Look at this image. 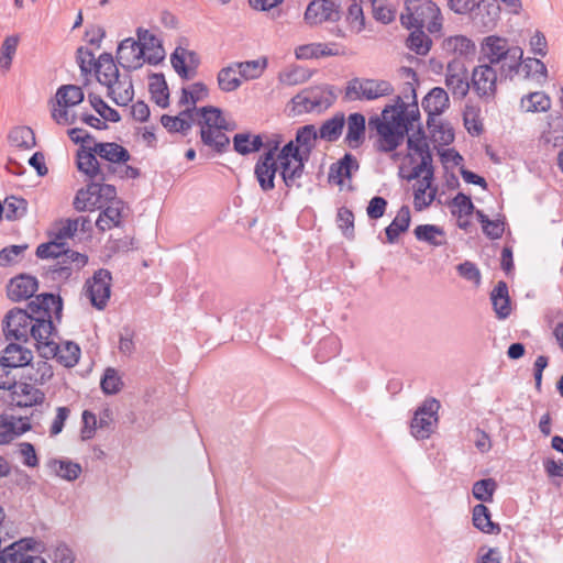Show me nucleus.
<instances>
[{
    "label": "nucleus",
    "instance_id": "obj_59",
    "mask_svg": "<svg viewBox=\"0 0 563 563\" xmlns=\"http://www.w3.org/2000/svg\"><path fill=\"white\" fill-rule=\"evenodd\" d=\"M49 466L53 468L56 475L67 481L77 479L81 473L80 464L74 463L71 461L53 460L51 461Z\"/></svg>",
    "mask_w": 563,
    "mask_h": 563
},
{
    "label": "nucleus",
    "instance_id": "obj_19",
    "mask_svg": "<svg viewBox=\"0 0 563 563\" xmlns=\"http://www.w3.org/2000/svg\"><path fill=\"white\" fill-rule=\"evenodd\" d=\"M303 18L309 25L336 22L341 18L340 7L333 0H312Z\"/></svg>",
    "mask_w": 563,
    "mask_h": 563
},
{
    "label": "nucleus",
    "instance_id": "obj_48",
    "mask_svg": "<svg viewBox=\"0 0 563 563\" xmlns=\"http://www.w3.org/2000/svg\"><path fill=\"white\" fill-rule=\"evenodd\" d=\"M341 350L340 339L335 335H328L322 338L317 346L314 352V358L319 363H325L327 361L335 357Z\"/></svg>",
    "mask_w": 563,
    "mask_h": 563
},
{
    "label": "nucleus",
    "instance_id": "obj_40",
    "mask_svg": "<svg viewBox=\"0 0 563 563\" xmlns=\"http://www.w3.org/2000/svg\"><path fill=\"white\" fill-rule=\"evenodd\" d=\"M551 106V98L543 91L529 92L520 99V109L528 113L548 112Z\"/></svg>",
    "mask_w": 563,
    "mask_h": 563
},
{
    "label": "nucleus",
    "instance_id": "obj_63",
    "mask_svg": "<svg viewBox=\"0 0 563 563\" xmlns=\"http://www.w3.org/2000/svg\"><path fill=\"white\" fill-rule=\"evenodd\" d=\"M67 250V243H59L55 241L53 236H49V241L42 243L36 247L35 254L38 258L57 260Z\"/></svg>",
    "mask_w": 563,
    "mask_h": 563
},
{
    "label": "nucleus",
    "instance_id": "obj_22",
    "mask_svg": "<svg viewBox=\"0 0 563 563\" xmlns=\"http://www.w3.org/2000/svg\"><path fill=\"white\" fill-rule=\"evenodd\" d=\"M117 62L124 69L134 70L140 68L146 59L140 43L133 37H128L118 46Z\"/></svg>",
    "mask_w": 563,
    "mask_h": 563
},
{
    "label": "nucleus",
    "instance_id": "obj_64",
    "mask_svg": "<svg viewBox=\"0 0 563 563\" xmlns=\"http://www.w3.org/2000/svg\"><path fill=\"white\" fill-rule=\"evenodd\" d=\"M100 387L106 395H115L122 387L123 382L117 369L108 367L100 382Z\"/></svg>",
    "mask_w": 563,
    "mask_h": 563
},
{
    "label": "nucleus",
    "instance_id": "obj_28",
    "mask_svg": "<svg viewBox=\"0 0 563 563\" xmlns=\"http://www.w3.org/2000/svg\"><path fill=\"white\" fill-rule=\"evenodd\" d=\"M54 314H47L45 318H37L30 328V334L36 342V347L42 355V347L46 342H55L58 338L57 330L53 322Z\"/></svg>",
    "mask_w": 563,
    "mask_h": 563
},
{
    "label": "nucleus",
    "instance_id": "obj_8",
    "mask_svg": "<svg viewBox=\"0 0 563 563\" xmlns=\"http://www.w3.org/2000/svg\"><path fill=\"white\" fill-rule=\"evenodd\" d=\"M335 96L328 86L311 87L297 93L292 99V109L297 113L322 112L330 108Z\"/></svg>",
    "mask_w": 563,
    "mask_h": 563
},
{
    "label": "nucleus",
    "instance_id": "obj_56",
    "mask_svg": "<svg viewBox=\"0 0 563 563\" xmlns=\"http://www.w3.org/2000/svg\"><path fill=\"white\" fill-rule=\"evenodd\" d=\"M357 169L358 162L356 157L346 153L342 158L330 165L328 176H351Z\"/></svg>",
    "mask_w": 563,
    "mask_h": 563
},
{
    "label": "nucleus",
    "instance_id": "obj_9",
    "mask_svg": "<svg viewBox=\"0 0 563 563\" xmlns=\"http://www.w3.org/2000/svg\"><path fill=\"white\" fill-rule=\"evenodd\" d=\"M282 136L274 135L271 139L264 141L262 146L263 153L258 156V159L254 167V176H292L290 170L284 169L280 164V156L283 152Z\"/></svg>",
    "mask_w": 563,
    "mask_h": 563
},
{
    "label": "nucleus",
    "instance_id": "obj_58",
    "mask_svg": "<svg viewBox=\"0 0 563 563\" xmlns=\"http://www.w3.org/2000/svg\"><path fill=\"white\" fill-rule=\"evenodd\" d=\"M241 84V79L236 76V67L234 66V63L222 68L218 74L219 88L224 92L236 90Z\"/></svg>",
    "mask_w": 563,
    "mask_h": 563
},
{
    "label": "nucleus",
    "instance_id": "obj_13",
    "mask_svg": "<svg viewBox=\"0 0 563 563\" xmlns=\"http://www.w3.org/2000/svg\"><path fill=\"white\" fill-rule=\"evenodd\" d=\"M440 402L435 398H427L416 410L411 420V434L418 440L428 439L438 422Z\"/></svg>",
    "mask_w": 563,
    "mask_h": 563
},
{
    "label": "nucleus",
    "instance_id": "obj_12",
    "mask_svg": "<svg viewBox=\"0 0 563 563\" xmlns=\"http://www.w3.org/2000/svg\"><path fill=\"white\" fill-rule=\"evenodd\" d=\"M93 151L101 159L111 164V173L124 172L125 176H139V170L128 165L131 155L122 145L114 142L93 143Z\"/></svg>",
    "mask_w": 563,
    "mask_h": 563
},
{
    "label": "nucleus",
    "instance_id": "obj_55",
    "mask_svg": "<svg viewBox=\"0 0 563 563\" xmlns=\"http://www.w3.org/2000/svg\"><path fill=\"white\" fill-rule=\"evenodd\" d=\"M413 31L407 38V47L418 55H427L431 48L432 41L423 32V27H411Z\"/></svg>",
    "mask_w": 563,
    "mask_h": 563
},
{
    "label": "nucleus",
    "instance_id": "obj_37",
    "mask_svg": "<svg viewBox=\"0 0 563 563\" xmlns=\"http://www.w3.org/2000/svg\"><path fill=\"white\" fill-rule=\"evenodd\" d=\"M32 352L20 344L10 343L3 351L1 361L8 364L12 369L23 367L32 361Z\"/></svg>",
    "mask_w": 563,
    "mask_h": 563
},
{
    "label": "nucleus",
    "instance_id": "obj_52",
    "mask_svg": "<svg viewBox=\"0 0 563 563\" xmlns=\"http://www.w3.org/2000/svg\"><path fill=\"white\" fill-rule=\"evenodd\" d=\"M234 66L239 70V75L244 80H253L260 78L267 67V58L236 62Z\"/></svg>",
    "mask_w": 563,
    "mask_h": 563
},
{
    "label": "nucleus",
    "instance_id": "obj_53",
    "mask_svg": "<svg viewBox=\"0 0 563 563\" xmlns=\"http://www.w3.org/2000/svg\"><path fill=\"white\" fill-rule=\"evenodd\" d=\"M150 92L154 102L161 108L168 106L169 92L165 78L162 74H154L151 77Z\"/></svg>",
    "mask_w": 563,
    "mask_h": 563
},
{
    "label": "nucleus",
    "instance_id": "obj_36",
    "mask_svg": "<svg viewBox=\"0 0 563 563\" xmlns=\"http://www.w3.org/2000/svg\"><path fill=\"white\" fill-rule=\"evenodd\" d=\"M38 545H42L41 542H37L34 538H24L21 539L9 547L4 548L2 552H0V563H5L9 559L16 556V559L21 555V558H34L30 555L27 551H40Z\"/></svg>",
    "mask_w": 563,
    "mask_h": 563
},
{
    "label": "nucleus",
    "instance_id": "obj_41",
    "mask_svg": "<svg viewBox=\"0 0 563 563\" xmlns=\"http://www.w3.org/2000/svg\"><path fill=\"white\" fill-rule=\"evenodd\" d=\"M427 124L434 143L449 145L454 141V130L449 122H444L441 118L431 117Z\"/></svg>",
    "mask_w": 563,
    "mask_h": 563
},
{
    "label": "nucleus",
    "instance_id": "obj_42",
    "mask_svg": "<svg viewBox=\"0 0 563 563\" xmlns=\"http://www.w3.org/2000/svg\"><path fill=\"white\" fill-rule=\"evenodd\" d=\"M413 234L418 241L426 242L434 247L446 244L444 230L435 224H420L416 227Z\"/></svg>",
    "mask_w": 563,
    "mask_h": 563
},
{
    "label": "nucleus",
    "instance_id": "obj_54",
    "mask_svg": "<svg viewBox=\"0 0 563 563\" xmlns=\"http://www.w3.org/2000/svg\"><path fill=\"white\" fill-rule=\"evenodd\" d=\"M440 154L441 163L446 172L450 174L449 176H454V168L460 167L461 176H477L475 173L465 170L461 163L463 162V157L453 148L443 150Z\"/></svg>",
    "mask_w": 563,
    "mask_h": 563
},
{
    "label": "nucleus",
    "instance_id": "obj_1",
    "mask_svg": "<svg viewBox=\"0 0 563 563\" xmlns=\"http://www.w3.org/2000/svg\"><path fill=\"white\" fill-rule=\"evenodd\" d=\"M318 139L320 136L314 125L306 124L300 126L296 132L295 140L289 141L283 146L279 158L284 169L290 170V174L294 176H301L303 173L309 174L310 172L305 170V167L310 159Z\"/></svg>",
    "mask_w": 563,
    "mask_h": 563
},
{
    "label": "nucleus",
    "instance_id": "obj_24",
    "mask_svg": "<svg viewBox=\"0 0 563 563\" xmlns=\"http://www.w3.org/2000/svg\"><path fill=\"white\" fill-rule=\"evenodd\" d=\"M125 205L121 199L114 198L109 200V202L100 209L98 219L96 220L97 228L104 232L107 230H111L112 228H117L121 225L122 219L124 217Z\"/></svg>",
    "mask_w": 563,
    "mask_h": 563
},
{
    "label": "nucleus",
    "instance_id": "obj_32",
    "mask_svg": "<svg viewBox=\"0 0 563 563\" xmlns=\"http://www.w3.org/2000/svg\"><path fill=\"white\" fill-rule=\"evenodd\" d=\"M108 88V97L119 107L128 106L134 96L133 85L130 77H118L117 81L104 85Z\"/></svg>",
    "mask_w": 563,
    "mask_h": 563
},
{
    "label": "nucleus",
    "instance_id": "obj_38",
    "mask_svg": "<svg viewBox=\"0 0 563 563\" xmlns=\"http://www.w3.org/2000/svg\"><path fill=\"white\" fill-rule=\"evenodd\" d=\"M490 300L494 307V310L499 319H506L510 312V298L508 294L507 283L504 280H499L494 287L490 294Z\"/></svg>",
    "mask_w": 563,
    "mask_h": 563
},
{
    "label": "nucleus",
    "instance_id": "obj_18",
    "mask_svg": "<svg viewBox=\"0 0 563 563\" xmlns=\"http://www.w3.org/2000/svg\"><path fill=\"white\" fill-rule=\"evenodd\" d=\"M25 311L32 318V322H35L37 318H45L46 313L54 314L55 319L60 321L63 299L59 295L49 292L41 294L27 303V310Z\"/></svg>",
    "mask_w": 563,
    "mask_h": 563
},
{
    "label": "nucleus",
    "instance_id": "obj_34",
    "mask_svg": "<svg viewBox=\"0 0 563 563\" xmlns=\"http://www.w3.org/2000/svg\"><path fill=\"white\" fill-rule=\"evenodd\" d=\"M411 221V213L410 209L407 205H404L398 210L395 219L391 221V223L386 227L385 233H386V240L389 244H394L398 241V238L401 233H405L410 225Z\"/></svg>",
    "mask_w": 563,
    "mask_h": 563
},
{
    "label": "nucleus",
    "instance_id": "obj_57",
    "mask_svg": "<svg viewBox=\"0 0 563 563\" xmlns=\"http://www.w3.org/2000/svg\"><path fill=\"white\" fill-rule=\"evenodd\" d=\"M309 78V71L298 65H292L280 71L278 75L279 82L286 86H296L307 81Z\"/></svg>",
    "mask_w": 563,
    "mask_h": 563
},
{
    "label": "nucleus",
    "instance_id": "obj_11",
    "mask_svg": "<svg viewBox=\"0 0 563 563\" xmlns=\"http://www.w3.org/2000/svg\"><path fill=\"white\" fill-rule=\"evenodd\" d=\"M88 263V255L79 253L69 247L56 260V263L48 266L45 275L53 282L65 283L74 273H78Z\"/></svg>",
    "mask_w": 563,
    "mask_h": 563
},
{
    "label": "nucleus",
    "instance_id": "obj_39",
    "mask_svg": "<svg viewBox=\"0 0 563 563\" xmlns=\"http://www.w3.org/2000/svg\"><path fill=\"white\" fill-rule=\"evenodd\" d=\"M95 70L97 80L101 85L117 81L118 77L120 76L118 66L115 65L114 59L110 53H102L99 56Z\"/></svg>",
    "mask_w": 563,
    "mask_h": 563
},
{
    "label": "nucleus",
    "instance_id": "obj_14",
    "mask_svg": "<svg viewBox=\"0 0 563 563\" xmlns=\"http://www.w3.org/2000/svg\"><path fill=\"white\" fill-rule=\"evenodd\" d=\"M497 81L498 75L494 66L479 63L472 70L471 88L479 99L486 102H490L495 99Z\"/></svg>",
    "mask_w": 563,
    "mask_h": 563
},
{
    "label": "nucleus",
    "instance_id": "obj_5",
    "mask_svg": "<svg viewBox=\"0 0 563 563\" xmlns=\"http://www.w3.org/2000/svg\"><path fill=\"white\" fill-rule=\"evenodd\" d=\"M398 107H385L382 119L372 118L369 128L375 129L379 136V147L385 152L394 151L404 140L406 118Z\"/></svg>",
    "mask_w": 563,
    "mask_h": 563
},
{
    "label": "nucleus",
    "instance_id": "obj_31",
    "mask_svg": "<svg viewBox=\"0 0 563 563\" xmlns=\"http://www.w3.org/2000/svg\"><path fill=\"white\" fill-rule=\"evenodd\" d=\"M407 179L411 180L412 178ZM416 179L417 183L413 185V206L417 211H422L435 199L438 187L432 184L434 178Z\"/></svg>",
    "mask_w": 563,
    "mask_h": 563
},
{
    "label": "nucleus",
    "instance_id": "obj_44",
    "mask_svg": "<svg viewBox=\"0 0 563 563\" xmlns=\"http://www.w3.org/2000/svg\"><path fill=\"white\" fill-rule=\"evenodd\" d=\"M264 145L262 135L251 133H238L233 136V148L241 155H249L258 152Z\"/></svg>",
    "mask_w": 563,
    "mask_h": 563
},
{
    "label": "nucleus",
    "instance_id": "obj_6",
    "mask_svg": "<svg viewBox=\"0 0 563 563\" xmlns=\"http://www.w3.org/2000/svg\"><path fill=\"white\" fill-rule=\"evenodd\" d=\"M394 93V87L388 80L358 78L347 81L344 98L347 101H372Z\"/></svg>",
    "mask_w": 563,
    "mask_h": 563
},
{
    "label": "nucleus",
    "instance_id": "obj_7",
    "mask_svg": "<svg viewBox=\"0 0 563 563\" xmlns=\"http://www.w3.org/2000/svg\"><path fill=\"white\" fill-rule=\"evenodd\" d=\"M85 95L80 87L75 85L60 86L55 95V103L52 109V118L57 124L70 125L76 123L77 115L70 108L81 103Z\"/></svg>",
    "mask_w": 563,
    "mask_h": 563
},
{
    "label": "nucleus",
    "instance_id": "obj_45",
    "mask_svg": "<svg viewBox=\"0 0 563 563\" xmlns=\"http://www.w3.org/2000/svg\"><path fill=\"white\" fill-rule=\"evenodd\" d=\"M347 132L345 136V141L347 144L355 148L365 136V117L361 113H351L347 117Z\"/></svg>",
    "mask_w": 563,
    "mask_h": 563
},
{
    "label": "nucleus",
    "instance_id": "obj_10",
    "mask_svg": "<svg viewBox=\"0 0 563 563\" xmlns=\"http://www.w3.org/2000/svg\"><path fill=\"white\" fill-rule=\"evenodd\" d=\"M115 195L114 186L91 181L85 189L77 191L73 205L77 211L102 209Z\"/></svg>",
    "mask_w": 563,
    "mask_h": 563
},
{
    "label": "nucleus",
    "instance_id": "obj_26",
    "mask_svg": "<svg viewBox=\"0 0 563 563\" xmlns=\"http://www.w3.org/2000/svg\"><path fill=\"white\" fill-rule=\"evenodd\" d=\"M140 47L144 52L146 62L151 65H157L165 57V51L161 44V41L148 30L139 27L136 31Z\"/></svg>",
    "mask_w": 563,
    "mask_h": 563
},
{
    "label": "nucleus",
    "instance_id": "obj_51",
    "mask_svg": "<svg viewBox=\"0 0 563 563\" xmlns=\"http://www.w3.org/2000/svg\"><path fill=\"white\" fill-rule=\"evenodd\" d=\"M8 141L11 146L30 150L35 146V134L29 126H15L8 134Z\"/></svg>",
    "mask_w": 563,
    "mask_h": 563
},
{
    "label": "nucleus",
    "instance_id": "obj_27",
    "mask_svg": "<svg viewBox=\"0 0 563 563\" xmlns=\"http://www.w3.org/2000/svg\"><path fill=\"white\" fill-rule=\"evenodd\" d=\"M10 397V404L20 408L41 405L45 399L42 390L26 383H16L15 388L11 389Z\"/></svg>",
    "mask_w": 563,
    "mask_h": 563
},
{
    "label": "nucleus",
    "instance_id": "obj_2",
    "mask_svg": "<svg viewBox=\"0 0 563 563\" xmlns=\"http://www.w3.org/2000/svg\"><path fill=\"white\" fill-rule=\"evenodd\" d=\"M522 56V49L511 46L507 38L488 35L481 42L478 62L490 66L500 64L501 75L508 76L518 70Z\"/></svg>",
    "mask_w": 563,
    "mask_h": 563
},
{
    "label": "nucleus",
    "instance_id": "obj_25",
    "mask_svg": "<svg viewBox=\"0 0 563 563\" xmlns=\"http://www.w3.org/2000/svg\"><path fill=\"white\" fill-rule=\"evenodd\" d=\"M31 417L15 418L12 415L3 413L0 416V444L10 443L16 437L25 433L32 427Z\"/></svg>",
    "mask_w": 563,
    "mask_h": 563
},
{
    "label": "nucleus",
    "instance_id": "obj_46",
    "mask_svg": "<svg viewBox=\"0 0 563 563\" xmlns=\"http://www.w3.org/2000/svg\"><path fill=\"white\" fill-rule=\"evenodd\" d=\"M192 122L191 108L185 109L176 117L164 114L161 118L162 125L169 132L186 133L191 128Z\"/></svg>",
    "mask_w": 563,
    "mask_h": 563
},
{
    "label": "nucleus",
    "instance_id": "obj_47",
    "mask_svg": "<svg viewBox=\"0 0 563 563\" xmlns=\"http://www.w3.org/2000/svg\"><path fill=\"white\" fill-rule=\"evenodd\" d=\"M225 130H228V126L201 130L200 135L202 143L218 153L225 152L230 145V139L224 133Z\"/></svg>",
    "mask_w": 563,
    "mask_h": 563
},
{
    "label": "nucleus",
    "instance_id": "obj_61",
    "mask_svg": "<svg viewBox=\"0 0 563 563\" xmlns=\"http://www.w3.org/2000/svg\"><path fill=\"white\" fill-rule=\"evenodd\" d=\"M445 49L457 54V57L466 56L468 54L474 53L475 45L474 43L464 35L451 36L445 41Z\"/></svg>",
    "mask_w": 563,
    "mask_h": 563
},
{
    "label": "nucleus",
    "instance_id": "obj_15",
    "mask_svg": "<svg viewBox=\"0 0 563 563\" xmlns=\"http://www.w3.org/2000/svg\"><path fill=\"white\" fill-rule=\"evenodd\" d=\"M445 86L453 95L454 99H464L471 89V78L468 77L465 60L461 57L452 58L445 68Z\"/></svg>",
    "mask_w": 563,
    "mask_h": 563
},
{
    "label": "nucleus",
    "instance_id": "obj_17",
    "mask_svg": "<svg viewBox=\"0 0 563 563\" xmlns=\"http://www.w3.org/2000/svg\"><path fill=\"white\" fill-rule=\"evenodd\" d=\"M34 322L32 318L21 308L9 310L3 320V332L7 339L26 342L29 340L30 328Z\"/></svg>",
    "mask_w": 563,
    "mask_h": 563
},
{
    "label": "nucleus",
    "instance_id": "obj_30",
    "mask_svg": "<svg viewBox=\"0 0 563 563\" xmlns=\"http://www.w3.org/2000/svg\"><path fill=\"white\" fill-rule=\"evenodd\" d=\"M192 109V121L197 120L201 130H211L218 128H227L228 123L222 115V111L219 108L208 106L202 108L194 107Z\"/></svg>",
    "mask_w": 563,
    "mask_h": 563
},
{
    "label": "nucleus",
    "instance_id": "obj_3",
    "mask_svg": "<svg viewBox=\"0 0 563 563\" xmlns=\"http://www.w3.org/2000/svg\"><path fill=\"white\" fill-rule=\"evenodd\" d=\"M400 13L401 25L408 30L423 27L429 33H435L442 27V14L433 0H402Z\"/></svg>",
    "mask_w": 563,
    "mask_h": 563
},
{
    "label": "nucleus",
    "instance_id": "obj_21",
    "mask_svg": "<svg viewBox=\"0 0 563 563\" xmlns=\"http://www.w3.org/2000/svg\"><path fill=\"white\" fill-rule=\"evenodd\" d=\"M539 144L545 148H556L563 145V115L559 112L545 117L540 126Z\"/></svg>",
    "mask_w": 563,
    "mask_h": 563
},
{
    "label": "nucleus",
    "instance_id": "obj_23",
    "mask_svg": "<svg viewBox=\"0 0 563 563\" xmlns=\"http://www.w3.org/2000/svg\"><path fill=\"white\" fill-rule=\"evenodd\" d=\"M38 289L36 277L29 274H20L11 278L7 285L8 298L19 302L30 299Z\"/></svg>",
    "mask_w": 563,
    "mask_h": 563
},
{
    "label": "nucleus",
    "instance_id": "obj_35",
    "mask_svg": "<svg viewBox=\"0 0 563 563\" xmlns=\"http://www.w3.org/2000/svg\"><path fill=\"white\" fill-rule=\"evenodd\" d=\"M472 521L476 529L488 534H499L500 527L492 521V514L487 506L477 504L472 511Z\"/></svg>",
    "mask_w": 563,
    "mask_h": 563
},
{
    "label": "nucleus",
    "instance_id": "obj_29",
    "mask_svg": "<svg viewBox=\"0 0 563 563\" xmlns=\"http://www.w3.org/2000/svg\"><path fill=\"white\" fill-rule=\"evenodd\" d=\"M405 98H412L411 108L407 104L400 96H397L395 99V103L389 104L388 107H399L398 109L402 111L404 117L406 118V132L410 129L415 128V123L419 121L420 112L417 103L416 89L411 82H407L404 88Z\"/></svg>",
    "mask_w": 563,
    "mask_h": 563
},
{
    "label": "nucleus",
    "instance_id": "obj_49",
    "mask_svg": "<svg viewBox=\"0 0 563 563\" xmlns=\"http://www.w3.org/2000/svg\"><path fill=\"white\" fill-rule=\"evenodd\" d=\"M344 124L345 117L342 112H339L321 124L318 134L322 140L334 142L340 139Z\"/></svg>",
    "mask_w": 563,
    "mask_h": 563
},
{
    "label": "nucleus",
    "instance_id": "obj_62",
    "mask_svg": "<svg viewBox=\"0 0 563 563\" xmlns=\"http://www.w3.org/2000/svg\"><path fill=\"white\" fill-rule=\"evenodd\" d=\"M464 126L472 135L478 136L483 132L481 109L475 106H466L463 112Z\"/></svg>",
    "mask_w": 563,
    "mask_h": 563
},
{
    "label": "nucleus",
    "instance_id": "obj_20",
    "mask_svg": "<svg viewBox=\"0 0 563 563\" xmlns=\"http://www.w3.org/2000/svg\"><path fill=\"white\" fill-rule=\"evenodd\" d=\"M42 356L46 360L56 358L65 367H74L80 357V347L68 341L60 345L58 342H46L42 347Z\"/></svg>",
    "mask_w": 563,
    "mask_h": 563
},
{
    "label": "nucleus",
    "instance_id": "obj_43",
    "mask_svg": "<svg viewBox=\"0 0 563 563\" xmlns=\"http://www.w3.org/2000/svg\"><path fill=\"white\" fill-rule=\"evenodd\" d=\"M336 55H339V52L327 43H309L295 48L296 58L302 60Z\"/></svg>",
    "mask_w": 563,
    "mask_h": 563
},
{
    "label": "nucleus",
    "instance_id": "obj_60",
    "mask_svg": "<svg viewBox=\"0 0 563 563\" xmlns=\"http://www.w3.org/2000/svg\"><path fill=\"white\" fill-rule=\"evenodd\" d=\"M497 489V482L494 478H484L473 484L472 493L475 499L482 503L493 501V496Z\"/></svg>",
    "mask_w": 563,
    "mask_h": 563
},
{
    "label": "nucleus",
    "instance_id": "obj_4",
    "mask_svg": "<svg viewBox=\"0 0 563 563\" xmlns=\"http://www.w3.org/2000/svg\"><path fill=\"white\" fill-rule=\"evenodd\" d=\"M407 150L398 176H433L432 154L420 128L408 137Z\"/></svg>",
    "mask_w": 563,
    "mask_h": 563
},
{
    "label": "nucleus",
    "instance_id": "obj_16",
    "mask_svg": "<svg viewBox=\"0 0 563 563\" xmlns=\"http://www.w3.org/2000/svg\"><path fill=\"white\" fill-rule=\"evenodd\" d=\"M111 273L106 268L98 269L91 278L86 280V295L98 310H103L107 307L111 294Z\"/></svg>",
    "mask_w": 563,
    "mask_h": 563
},
{
    "label": "nucleus",
    "instance_id": "obj_50",
    "mask_svg": "<svg viewBox=\"0 0 563 563\" xmlns=\"http://www.w3.org/2000/svg\"><path fill=\"white\" fill-rule=\"evenodd\" d=\"M97 156L93 146L82 145L77 152L76 164L78 169L86 176H95L98 170Z\"/></svg>",
    "mask_w": 563,
    "mask_h": 563
},
{
    "label": "nucleus",
    "instance_id": "obj_33",
    "mask_svg": "<svg viewBox=\"0 0 563 563\" xmlns=\"http://www.w3.org/2000/svg\"><path fill=\"white\" fill-rule=\"evenodd\" d=\"M450 99L448 92L441 87L431 89L422 100V108L431 117L440 118L439 115L449 107Z\"/></svg>",
    "mask_w": 563,
    "mask_h": 563
}]
</instances>
